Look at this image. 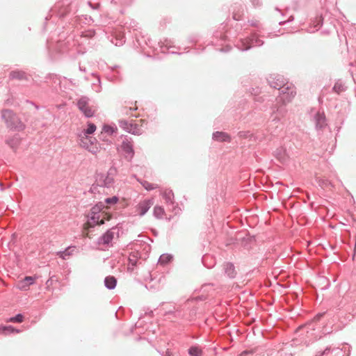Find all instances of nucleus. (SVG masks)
I'll use <instances>...</instances> for the list:
<instances>
[{"label": "nucleus", "mask_w": 356, "mask_h": 356, "mask_svg": "<svg viewBox=\"0 0 356 356\" xmlns=\"http://www.w3.org/2000/svg\"><path fill=\"white\" fill-rule=\"evenodd\" d=\"M111 42L115 46L120 47L125 42V38L122 34H118L115 36H112Z\"/></svg>", "instance_id": "32"}, {"label": "nucleus", "mask_w": 356, "mask_h": 356, "mask_svg": "<svg viewBox=\"0 0 356 356\" xmlns=\"http://www.w3.org/2000/svg\"><path fill=\"white\" fill-rule=\"evenodd\" d=\"M209 258H210L209 255H204L202 258V261L204 266H206L207 268H211L214 266L213 264H207L206 263V260L209 259Z\"/></svg>", "instance_id": "50"}, {"label": "nucleus", "mask_w": 356, "mask_h": 356, "mask_svg": "<svg viewBox=\"0 0 356 356\" xmlns=\"http://www.w3.org/2000/svg\"><path fill=\"white\" fill-rule=\"evenodd\" d=\"M141 257V253L138 251H133L130 252L129 255V269H134V267L136 266L138 264V259Z\"/></svg>", "instance_id": "24"}, {"label": "nucleus", "mask_w": 356, "mask_h": 356, "mask_svg": "<svg viewBox=\"0 0 356 356\" xmlns=\"http://www.w3.org/2000/svg\"><path fill=\"white\" fill-rule=\"evenodd\" d=\"M165 213L164 209L160 206H155L153 210V215L157 219H161Z\"/></svg>", "instance_id": "39"}, {"label": "nucleus", "mask_w": 356, "mask_h": 356, "mask_svg": "<svg viewBox=\"0 0 356 356\" xmlns=\"http://www.w3.org/2000/svg\"><path fill=\"white\" fill-rule=\"evenodd\" d=\"M294 18H293V15H291L288 19L286 20H284V21H281L279 22V24L282 26V25H284L289 22H291L292 21H293Z\"/></svg>", "instance_id": "56"}, {"label": "nucleus", "mask_w": 356, "mask_h": 356, "mask_svg": "<svg viewBox=\"0 0 356 356\" xmlns=\"http://www.w3.org/2000/svg\"><path fill=\"white\" fill-rule=\"evenodd\" d=\"M118 124L120 128H122L128 133L138 136L141 134V129L136 124L129 122L126 120H120L118 121Z\"/></svg>", "instance_id": "14"}, {"label": "nucleus", "mask_w": 356, "mask_h": 356, "mask_svg": "<svg viewBox=\"0 0 356 356\" xmlns=\"http://www.w3.org/2000/svg\"><path fill=\"white\" fill-rule=\"evenodd\" d=\"M142 185L147 191H152L156 188V185L154 184L149 183L147 181H144L143 183H142Z\"/></svg>", "instance_id": "48"}, {"label": "nucleus", "mask_w": 356, "mask_h": 356, "mask_svg": "<svg viewBox=\"0 0 356 356\" xmlns=\"http://www.w3.org/2000/svg\"><path fill=\"white\" fill-rule=\"evenodd\" d=\"M83 147L86 148L89 152L92 154H96L98 152V147L96 145H88V144L83 143Z\"/></svg>", "instance_id": "47"}, {"label": "nucleus", "mask_w": 356, "mask_h": 356, "mask_svg": "<svg viewBox=\"0 0 356 356\" xmlns=\"http://www.w3.org/2000/svg\"><path fill=\"white\" fill-rule=\"evenodd\" d=\"M86 138H87V139H88L89 142H90V145H93V143H94V141H96V139H95V138H92V137H88H88H86Z\"/></svg>", "instance_id": "59"}, {"label": "nucleus", "mask_w": 356, "mask_h": 356, "mask_svg": "<svg viewBox=\"0 0 356 356\" xmlns=\"http://www.w3.org/2000/svg\"><path fill=\"white\" fill-rule=\"evenodd\" d=\"M330 353H334V356H350V350L346 353L342 348L339 347L334 348L332 346H327L323 350L317 351L315 356L327 355Z\"/></svg>", "instance_id": "13"}, {"label": "nucleus", "mask_w": 356, "mask_h": 356, "mask_svg": "<svg viewBox=\"0 0 356 356\" xmlns=\"http://www.w3.org/2000/svg\"><path fill=\"white\" fill-rule=\"evenodd\" d=\"M325 312L318 313L314 318V321H319L321 318L325 315Z\"/></svg>", "instance_id": "57"}, {"label": "nucleus", "mask_w": 356, "mask_h": 356, "mask_svg": "<svg viewBox=\"0 0 356 356\" xmlns=\"http://www.w3.org/2000/svg\"><path fill=\"white\" fill-rule=\"evenodd\" d=\"M89 98L83 96L77 101L76 106L81 111L83 115L90 118L95 115V110L92 108L91 106H89Z\"/></svg>", "instance_id": "10"}, {"label": "nucleus", "mask_w": 356, "mask_h": 356, "mask_svg": "<svg viewBox=\"0 0 356 356\" xmlns=\"http://www.w3.org/2000/svg\"><path fill=\"white\" fill-rule=\"evenodd\" d=\"M238 136L242 139H248L250 141L255 142L257 137L250 131H241L238 133Z\"/></svg>", "instance_id": "30"}, {"label": "nucleus", "mask_w": 356, "mask_h": 356, "mask_svg": "<svg viewBox=\"0 0 356 356\" xmlns=\"http://www.w3.org/2000/svg\"><path fill=\"white\" fill-rule=\"evenodd\" d=\"M200 40V35L198 34H193L189 36L188 40L191 43H196Z\"/></svg>", "instance_id": "49"}, {"label": "nucleus", "mask_w": 356, "mask_h": 356, "mask_svg": "<svg viewBox=\"0 0 356 356\" xmlns=\"http://www.w3.org/2000/svg\"><path fill=\"white\" fill-rule=\"evenodd\" d=\"M268 133L271 136V138L280 136L283 130V124L280 123V119L277 116L273 117L268 125Z\"/></svg>", "instance_id": "12"}, {"label": "nucleus", "mask_w": 356, "mask_h": 356, "mask_svg": "<svg viewBox=\"0 0 356 356\" xmlns=\"http://www.w3.org/2000/svg\"><path fill=\"white\" fill-rule=\"evenodd\" d=\"M104 207V206L102 202H99L91 208L90 213L88 215V223L91 227L104 224V220L100 219L99 215V213L103 209Z\"/></svg>", "instance_id": "9"}, {"label": "nucleus", "mask_w": 356, "mask_h": 356, "mask_svg": "<svg viewBox=\"0 0 356 356\" xmlns=\"http://www.w3.org/2000/svg\"><path fill=\"white\" fill-rule=\"evenodd\" d=\"M153 204V201L150 199H146L140 202L136 207V210L139 216H144Z\"/></svg>", "instance_id": "19"}, {"label": "nucleus", "mask_w": 356, "mask_h": 356, "mask_svg": "<svg viewBox=\"0 0 356 356\" xmlns=\"http://www.w3.org/2000/svg\"><path fill=\"white\" fill-rule=\"evenodd\" d=\"M225 275L230 279H234L236 276V270L235 266L232 262H227L223 266Z\"/></svg>", "instance_id": "22"}, {"label": "nucleus", "mask_w": 356, "mask_h": 356, "mask_svg": "<svg viewBox=\"0 0 356 356\" xmlns=\"http://www.w3.org/2000/svg\"><path fill=\"white\" fill-rule=\"evenodd\" d=\"M6 143L13 150L16 151L20 144V138L18 135L13 136L6 140Z\"/></svg>", "instance_id": "27"}, {"label": "nucleus", "mask_w": 356, "mask_h": 356, "mask_svg": "<svg viewBox=\"0 0 356 356\" xmlns=\"http://www.w3.org/2000/svg\"><path fill=\"white\" fill-rule=\"evenodd\" d=\"M9 79L13 80L24 81L28 83L33 80L31 75L20 70H12L9 74Z\"/></svg>", "instance_id": "15"}, {"label": "nucleus", "mask_w": 356, "mask_h": 356, "mask_svg": "<svg viewBox=\"0 0 356 356\" xmlns=\"http://www.w3.org/2000/svg\"><path fill=\"white\" fill-rule=\"evenodd\" d=\"M134 40L133 42L136 48H140L144 51L145 46H147L150 48L153 47L152 40L147 35H143L142 32H137L134 33Z\"/></svg>", "instance_id": "11"}, {"label": "nucleus", "mask_w": 356, "mask_h": 356, "mask_svg": "<svg viewBox=\"0 0 356 356\" xmlns=\"http://www.w3.org/2000/svg\"><path fill=\"white\" fill-rule=\"evenodd\" d=\"M1 117L4 120L7 127L10 129L20 131L24 129L25 127L13 111L10 109L3 110Z\"/></svg>", "instance_id": "4"}, {"label": "nucleus", "mask_w": 356, "mask_h": 356, "mask_svg": "<svg viewBox=\"0 0 356 356\" xmlns=\"http://www.w3.org/2000/svg\"><path fill=\"white\" fill-rule=\"evenodd\" d=\"M193 302L191 303L189 308L185 309V321H193L195 319L197 315V307L192 305Z\"/></svg>", "instance_id": "23"}, {"label": "nucleus", "mask_w": 356, "mask_h": 356, "mask_svg": "<svg viewBox=\"0 0 356 356\" xmlns=\"http://www.w3.org/2000/svg\"><path fill=\"white\" fill-rule=\"evenodd\" d=\"M45 82L48 83L49 81H51L55 85L60 84V77L56 74H48L45 78Z\"/></svg>", "instance_id": "35"}, {"label": "nucleus", "mask_w": 356, "mask_h": 356, "mask_svg": "<svg viewBox=\"0 0 356 356\" xmlns=\"http://www.w3.org/2000/svg\"><path fill=\"white\" fill-rule=\"evenodd\" d=\"M173 257L170 254H163L160 256L159 259V263L161 265H165L169 264L172 261Z\"/></svg>", "instance_id": "36"}, {"label": "nucleus", "mask_w": 356, "mask_h": 356, "mask_svg": "<svg viewBox=\"0 0 356 356\" xmlns=\"http://www.w3.org/2000/svg\"><path fill=\"white\" fill-rule=\"evenodd\" d=\"M117 170L115 167L112 166L108 170L107 175L108 176L113 177L116 174Z\"/></svg>", "instance_id": "53"}, {"label": "nucleus", "mask_w": 356, "mask_h": 356, "mask_svg": "<svg viewBox=\"0 0 356 356\" xmlns=\"http://www.w3.org/2000/svg\"><path fill=\"white\" fill-rule=\"evenodd\" d=\"M118 229L117 226L113 227L111 229L105 232L99 238L98 243L103 245H108L113 241L115 234V230Z\"/></svg>", "instance_id": "16"}, {"label": "nucleus", "mask_w": 356, "mask_h": 356, "mask_svg": "<svg viewBox=\"0 0 356 356\" xmlns=\"http://www.w3.org/2000/svg\"><path fill=\"white\" fill-rule=\"evenodd\" d=\"M88 6L92 9L93 13H99V10L101 6L99 1L92 2V1H88Z\"/></svg>", "instance_id": "43"}, {"label": "nucleus", "mask_w": 356, "mask_h": 356, "mask_svg": "<svg viewBox=\"0 0 356 356\" xmlns=\"http://www.w3.org/2000/svg\"><path fill=\"white\" fill-rule=\"evenodd\" d=\"M317 20V23L315 25V27L316 28H320L321 26H322L323 25V19L321 17H320L318 19H316Z\"/></svg>", "instance_id": "58"}, {"label": "nucleus", "mask_w": 356, "mask_h": 356, "mask_svg": "<svg viewBox=\"0 0 356 356\" xmlns=\"http://www.w3.org/2000/svg\"><path fill=\"white\" fill-rule=\"evenodd\" d=\"M104 286L108 290L114 289L118 283V280L115 276L108 275L104 278Z\"/></svg>", "instance_id": "26"}, {"label": "nucleus", "mask_w": 356, "mask_h": 356, "mask_svg": "<svg viewBox=\"0 0 356 356\" xmlns=\"http://www.w3.org/2000/svg\"><path fill=\"white\" fill-rule=\"evenodd\" d=\"M59 39L56 41L49 40L47 41V47L51 55L54 54H65L74 45V41L67 38L63 40V35H60Z\"/></svg>", "instance_id": "3"}, {"label": "nucleus", "mask_w": 356, "mask_h": 356, "mask_svg": "<svg viewBox=\"0 0 356 356\" xmlns=\"http://www.w3.org/2000/svg\"><path fill=\"white\" fill-rule=\"evenodd\" d=\"M98 187L99 186L96 184V183L93 184L90 188V192L92 193H95L97 192L99 193L98 191Z\"/></svg>", "instance_id": "55"}, {"label": "nucleus", "mask_w": 356, "mask_h": 356, "mask_svg": "<svg viewBox=\"0 0 356 356\" xmlns=\"http://www.w3.org/2000/svg\"><path fill=\"white\" fill-rule=\"evenodd\" d=\"M234 42L235 47L242 51H248L253 47H261L264 44V41L259 38V35L256 32L251 33L248 37L236 39Z\"/></svg>", "instance_id": "2"}, {"label": "nucleus", "mask_w": 356, "mask_h": 356, "mask_svg": "<svg viewBox=\"0 0 356 356\" xmlns=\"http://www.w3.org/2000/svg\"><path fill=\"white\" fill-rule=\"evenodd\" d=\"M35 279L36 277L35 276H26L24 279L18 282L17 288L21 291H27L30 286L35 283Z\"/></svg>", "instance_id": "18"}, {"label": "nucleus", "mask_w": 356, "mask_h": 356, "mask_svg": "<svg viewBox=\"0 0 356 356\" xmlns=\"http://www.w3.org/2000/svg\"><path fill=\"white\" fill-rule=\"evenodd\" d=\"M197 300H203L202 297L198 296L196 298L188 299L182 305H179L177 308L173 307V309L168 310L165 312V316L171 315L174 318H180L185 320V309L189 308L191 302H194Z\"/></svg>", "instance_id": "8"}, {"label": "nucleus", "mask_w": 356, "mask_h": 356, "mask_svg": "<svg viewBox=\"0 0 356 356\" xmlns=\"http://www.w3.org/2000/svg\"><path fill=\"white\" fill-rule=\"evenodd\" d=\"M96 125L92 122H88L87 129H84L83 134L86 137H88V135L92 134L96 131Z\"/></svg>", "instance_id": "40"}, {"label": "nucleus", "mask_w": 356, "mask_h": 356, "mask_svg": "<svg viewBox=\"0 0 356 356\" xmlns=\"http://www.w3.org/2000/svg\"><path fill=\"white\" fill-rule=\"evenodd\" d=\"M228 47H229V46L226 45L225 48H220V49H219V50L220 51H228L230 49V48H228Z\"/></svg>", "instance_id": "60"}, {"label": "nucleus", "mask_w": 356, "mask_h": 356, "mask_svg": "<svg viewBox=\"0 0 356 356\" xmlns=\"http://www.w3.org/2000/svg\"><path fill=\"white\" fill-rule=\"evenodd\" d=\"M273 115L272 117L277 116L280 119V117H283L286 112V110L284 106L280 107H273Z\"/></svg>", "instance_id": "34"}, {"label": "nucleus", "mask_w": 356, "mask_h": 356, "mask_svg": "<svg viewBox=\"0 0 356 356\" xmlns=\"http://www.w3.org/2000/svg\"><path fill=\"white\" fill-rule=\"evenodd\" d=\"M20 332V330L14 327L13 325H0V334H10L19 333Z\"/></svg>", "instance_id": "29"}, {"label": "nucleus", "mask_w": 356, "mask_h": 356, "mask_svg": "<svg viewBox=\"0 0 356 356\" xmlns=\"http://www.w3.org/2000/svg\"><path fill=\"white\" fill-rule=\"evenodd\" d=\"M267 81L271 88L280 91V94L284 95V101H291L296 93L293 88L289 86V82L282 75L272 74L267 79Z\"/></svg>", "instance_id": "1"}, {"label": "nucleus", "mask_w": 356, "mask_h": 356, "mask_svg": "<svg viewBox=\"0 0 356 356\" xmlns=\"http://www.w3.org/2000/svg\"><path fill=\"white\" fill-rule=\"evenodd\" d=\"M243 8L241 4H235L232 7V18L235 21H241L243 19Z\"/></svg>", "instance_id": "25"}, {"label": "nucleus", "mask_w": 356, "mask_h": 356, "mask_svg": "<svg viewBox=\"0 0 356 356\" xmlns=\"http://www.w3.org/2000/svg\"><path fill=\"white\" fill-rule=\"evenodd\" d=\"M315 126L317 129H322L327 125L324 113L318 111L314 117Z\"/></svg>", "instance_id": "20"}, {"label": "nucleus", "mask_w": 356, "mask_h": 356, "mask_svg": "<svg viewBox=\"0 0 356 356\" xmlns=\"http://www.w3.org/2000/svg\"><path fill=\"white\" fill-rule=\"evenodd\" d=\"M352 77H353V81L356 83V78L355 77V76L352 75Z\"/></svg>", "instance_id": "64"}, {"label": "nucleus", "mask_w": 356, "mask_h": 356, "mask_svg": "<svg viewBox=\"0 0 356 356\" xmlns=\"http://www.w3.org/2000/svg\"><path fill=\"white\" fill-rule=\"evenodd\" d=\"M75 247H67L65 248V250L61 251L59 252L60 257H61L63 259H69L70 256L72 254V252L75 249Z\"/></svg>", "instance_id": "37"}, {"label": "nucleus", "mask_w": 356, "mask_h": 356, "mask_svg": "<svg viewBox=\"0 0 356 356\" xmlns=\"http://www.w3.org/2000/svg\"><path fill=\"white\" fill-rule=\"evenodd\" d=\"M24 320V316L22 314H17L15 316L10 317L7 319L6 322L20 323Z\"/></svg>", "instance_id": "38"}, {"label": "nucleus", "mask_w": 356, "mask_h": 356, "mask_svg": "<svg viewBox=\"0 0 356 356\" xmlns=\"http://www.w3.org/2000/svg\"><path fill=\"white\" fill-rule=\"evenodd\" d=\"M254 8H260L262 6L261 0H250Z\"/></svg>", "instance_id": "51"}, {"label": "nucleus", "mask_w": 356, "mask_h": 356, "mask_svg": "<svg viewBox=\"0 0 356 356\" xmlns=\"http://www.w3.org/2000/svg\"><path fill=\"white\" fill-rule=\"evenodd\" d=\"M225 26L220 27L217 31H216L212 36V40L211 43L213 46H220L225 43L227 41H230L231 38H235L236 35L232 34V31H225Z\"/></svg>", "instance_id": "6"}, {"label": "nucleus", "mask_w": 356, "mask_h": 356, "mask_svg": "<svg viewBox=\"0 0 356 356\" xmlns=\"http://www.w3.org/2000/svg\"><path fill=\"white\" fill-rule=\"evenodd\" d=\"M190 356H203V351L198 346H192L188 349Z\"/></svg>", "instance_id": "33"}, {"label": "nucleus", "mask_w": 356, "mask_h": 356, "mask_svg": "<svg viewBox=\"0 0 356 356\" xmlns=\"http://www.w3.org/2000/svg\"><path fill=\"white\" fill-rule=\"evenodd\" d=\"M95 183L99 187L106 188V186H104L105 180L104 179V173H97Z\"/></svg>", "instance_id": "42"}, {"label": "nucleus", "mask_w": 356, "mask_h": 356, "mask_svg": "<svg viewBox=\"0 0 356 356\" xmlns=\"http://www.w3.org/2000/svg\"><path fill=\"white\" fill-rule=\"evenodd\" d=\"M212 138L218 142H231V136L226 132L215 131L213 133Z\"/></svg>", "instance_id": "21"}, {"label": "nucleus", "mask_w": 356, "mask_h": 356, "mask_svg": "<svg viewBox=\"0 0 356 356\" xmlns=\"http://www.w3.org/2000/svg\"><path fill=\"white\" fill-rule=\"evenodd\" d=\"M95 35V31L93 29L88 30L84 33V36L87 38H92Z\"/></svg>", "instance_id": "52"}, {"label": "nucleus", "mask_w": 356, "mask_h": 356, "mask_svg": "<svg viewBox=\"0 0 356 356\" xmlns=\"http://www.w3.org/2000/svg\"><path fill=\"white\" fill-rule=\"evenodd\" d=\"M119 201V197L118 196H113L111 197H107L105 199L104 202L107 204H115Z\"/></svg>", "instance_id": "45"}, {"label": "nucleus", "mask_w": 356, "mask_h": 356, "mask_svg": "<svg viewBox=\"0 0 356 356\" xmlns=\"http://www.w3.org/2000/svg\"><path fill=\"white\" fill-rule=\"evenodd\" d=\"M308 138V135L300 130H298L296 132H291L287 134L284 138V143L289 142V147L292 148L293 145L296 148H300L302 147L303 143H305Z\"/></svg>", "instance_id": "7"}, {"label": "nucleus", "mask_w": 356, "mask_h": 356, "mask_svg": "<svg viewBox=\"0 0 356 356\" xmlns=\"http://www.w3.org/2000/svg\"><path fill=\"white\" fill-rule=\"evenodd\" d=\"M162 196L167 204H174V193L171 189H165L163 192Z\"/></svg>", "instance_id": "31"}, {"label": "nucleus", "mask_w": 356, "mask_h": 356, "mask_svg": "<svg viewBox=\"0 0 356 356\" xmlns=\"http://www.w3.org/2000/svg\"><path fill=\"white\" fill-rule=\"evenodd\" d=\"M161 355L162 356H171L172 354H171V353L169 350H167L165 354L162 353Z\"/></svg>", "instance_id": "61"}, {"label": "nucleus", "mask_w": 356, "mask_h": 356, "mask_svg": "<svg viewBox=\"0 0 356 356\" xmlns=\"http://www.w3.org/2000/svg\"><path fill=\"white\" fill-rule=\"evenodd\" d=\"M248 24L254 27H259V22L257 19H250L248 21Z\"/></svg>", "instance_id": "54"}, {"label": "nucleus", "mask_w": 356, "mask_h": 356, "mask_svg": "<svg viewBox=\"0 0 356 356\" xmlns=\"http://www.w3.org/2000/svg\"><path fill=\"white\" fill-rule=\"evenodd\" d=\"M121 148L123 152L125 154V158L127 160H131L134 156V149L133 145L128 140V138H125L124 140H122Z\"/></svg>", "instance_id": "17"}, {"label": "nucleus", "mask_w": 356, "mask_h": 356, "mask_svg": "<svg viewBox=\"0 0 356 356\" xmlns=\"http://www.w3.org/2000/svg\"><path fill=\"white\" fill-rule=\"evenodd\" d=\"M127 28L129 29V32H131V30L132 29L135 33L139 32L138 31V23L135 20H131L129 26Z\"/></svg>", "instance_id": "46"}, {"label": "nucleus", "mask_w": 356, "mask_h": 356, "mask_svg": "<svg viewBox=\"0 0 356 356\" xmlns=\"http://www.w3.org/2000/svg\"><path fill=\"white\" fill-rule=\"evenodd\" d=\"M339 309H344L347 312L352 314V316L356 315V291H350L345 296L343 297L340 301Z\"/></svg>", "instance_id": "5"}, {"label": "nucleus", "mask_w": 356, "mask_h": 356, "mask_svg": "<svg viewBox=\"0 0 356 356\" xmlns=\"http://www.w3.org/2000/svg\"><path fill=\"white\" fill-rule=\"evenodd\" d=\"M79 70L82 72H86V67H83L81 66H79Z\"/></svg>", "instance_id": "63"}, {"label": "nucleus", "mask_w": 356, "mask_h": 356, "mask_svg": "<svg viewBox=\"0 0 356 356\" xmlns=\"http://www.w3.org/2000/svg\"><path fill=\"white\" fill-rule=\"evenodd\" d=\"M102 131L108 135L112 136L117 131V127L115 126L104 124Z\"/></svg>", "instance_id": "41"}, {"label": "nucleus", "mask_w": 356, "mask_h": 356, "mask_svg": "<svg viewBox=\"0 0 356 356\" xmlns=\"http://www.w3.org/2000/svg\"><path fill=\"white\" fill-rule=\"evenodd\" d=\"M104 179L105 180L104 186L109 188L114 183V178L104 174Z\"/></svg>", "instance_id": "44"}, {"label": "nucleus", "mask_w": 356, "mask_h": 356, "mask_svg": "<svg viewBox=\"0 0 356 356\" xmlns=\"http://www.w3.org/2000/svg\"><path fill=\"white\" fill-rule=\"evenodd\" d=\"M93 76H95L94 74H92ZM95 77L97 79V81L98 82V83H100V77L97 75H95Z\"/></svg>", "instance_id": "62"}, {"label": "nucleus", "mask_w": 356, "mask_h": 356, "mask_svg": "<svg viewBox=\"0 0 356 356\" xmlns=\"http://www.w3.org/2000/svg\"><path fill=\"white\" fill-rule=\"evenodd\" d=\"M346 90L347 86H346L344 81H343L341 79L337 80L334 84V86L332 87V91L337 95L341 94Z\"/></svg>", "instance_id": "28"}]
</instances>
